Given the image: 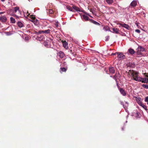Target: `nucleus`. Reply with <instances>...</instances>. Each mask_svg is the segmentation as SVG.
<instances>
[{"label": "nucleus", "mask_w": 148, "mask_h": 148, "mask_svg": "<svg viewBox=\"0 0 148 148\" xmlns=\"http://www.w3.org/2000/svg\"><path fill=\"white\" fill-rule=\"evenodd\" d=\"M128 73L129 75L132 78V79L134 80L139 82H142V83H148V78H143L139 77L138 75L139 73L138 72L133 70H130ZM146 76L148 77V76L147 75H146Z\"/></svg>", "instance_id": "1"}, {"label": "nucleus", "mask_w": 148, "mask_h": 148, "mask_svg": "<svg viewBox=\"0 0 148 148\" xmlns=\"http://www.w3.org/2000/svg\"><path fill=\"white\" fill-rule=\"evenodd\" d=\"M145 49L141 46H139L137 49V53L138 55H141L142 52L144 51Z\"/></svg>", "instance_id": "2"}, {"label": "nucleus", "mask_w": 148, "mask_h": 148, "mask_svg": "<svg viewBox=\"0 0 148 148\" xmlns=\"http://www.w3.org/2000/svg\"><path fill=\"white\" fill-rule=\"evenodd\" d=\"M121 77V75L119 73H116L115 75L113 76V78L115 79L116 82H117V79H119Z\"/></svg>", "instance_id": "3"}, {"label": "nucleus", "mask_w": 148, "mask_h": 148, "mask_svg": "<svg viewBox=\"0 0 148 148\" xmlns=\"http://www.w3.org/2000/svg\"><path fill=\"white\" fill-rule=\"evenodd\" d=\"M125 56L122 53L119 52L117 57L120 60L125 59Z\"/></svg>", "instance_id": "4"}, {"label": "nucleus", "mask_w": 148, "mask_h": 148, "mask_svg": "<svg viewBox=\"0 0 148 148\" xmlns=\"http://www.w3.org/2000/svg\"><path fill=\"white\" fill-rule=\"evenodd\" d=\"M119 24L121 25L122 27H125L127 29L129 30L130 28V27L129 25L126 24H121V23H119Z\"/></svg>", "instance_id": "5"}, {"label": "nucleus", "mask_w": 148, "mask_h": 148, "mask_svg": "<svg viewBox=\"0 0 148 148\" xmlns=\"http://www.w3.org/2000/svg\"><path fill=\"white\" fill-rule=\"evenodd\" d=\"M43 44L47 47H50V42L49 40L45 41L43 42Z\"/></svg>", "instance_id": "6"}, {"label": "nucleus", "mask_w": 148, "mask_h": 148, "mask_svg": "<svg viewBox=\"0 0 148 148\" xmlns=\"http://www.w3.org/2000/svg\"><path fill=\"white\" fill-rule=\"evenodd\" d=\"M109 70L110 73L114 74L115 73V70L114 68L113 67H109Z\"/></svg>", "instance_id": "7"}, {"label": "nucleus", "mask_w": 148, "mask_h": 148, "mask_svg": "<svg viewBox=\"0 0 148 148\" xmlns=\"http://www.w3.org/2000/svg\"><path fill=\"white\" fill-rule=\"evenodd\" d=\"M57 54L58 55L60 58H62L64 57V53L61 51H59Z\"/></svg>", "instance_id": "8"}, {"label": "nucleus", "mask_w": 148, "mask_h": 148, "mask_svg": "<svg viewBox=\"0 0 148 148\" xmlns=\"http://www.w3.org/2000/svg\"><path fill=\"white\" fill-rule=\"evenodd\" d=\"M63 47L66 49H67L68 48V43L66 41H62Z\"/></svg>", "instance_id": "9"}, {"label": "nucleus", "mask_w": 148, "mask_h": 148, "mask_svg": "<svg viewBox=\"0 0 148 148\" xmlns=\"http://www.w3.org/2000/svg\"><path fill=\"white\" fill-rule=\"evenodd\" d=\"M119 91L123 95V96L126 95V93L124 90L123 88H120Z\"/></svg>", "instance_id": "10"}, {"label": "nucleus", "mask_w": 148, "mask_h": 148, "mask_svg": "<svg viewBox=\"0 0 148 148\" xmlns=\"http://www.w3.org/2000/svg\"><path fill=\"white\" fill-rule=\"evenodd\" d=\"M120 103L121 105L123 106L124 108L125 109V110H126L127 109V107L128 106V103L127 102H126L125 104L126 105L125 106L124 105L123 103V101H120Z\"/></svg>", "instance_id": "11"}, {"label": "nucleus", "mask_w": 148, "mask_h": 148, "mask_svg": "<svg viewBox=\"0 0 148 148\" xmlns=\"http://www.w3.org/2000/svg\"><path fill=\"white\" fill-rule=\"evenodd\" d=\"M73 8L74 11H77V12H83V11L81 10L78 7L75 6H73Z\"/></svg>", "instance_id": "12"}, {"label": "nucleus", "mask_w": 148, "mask_h": 148, "mask_svg": "<svg viewBox=\"0 0 148 148\" xmlns=\"http://www.w3.org/2000/svg\"><path fill=\"white\" fill-rule=\"evenodd\" d=\"M0 20L3 22H5L6 21L7 18L5 16H3L0 17Z\"/></svg>", "instance_id": "13"}, {"label": "nucleus", "mask_w": 148, "mask_h": 148, "mask_svg": "<svg viewBox=\"0 0 148 148\" xmlns=\"http://www.w3.org/2000/svg\"><path fill=\"white\" fill-rule=\"evenodd\" d=\"M137 4V1L135 0H134L131 3L130 5L132 7H135L136 6Z\"/></svg>", "instance_id": "14"}, {"label": "nucleus", "mask_w": 148, "mask_h": 148, "mask_svg": "<svg viewBox=\"0 0 148 148\" xmlns=\"http://www.w3.org/2000/svg\"><path fill=\"white\" fill-rule=\"evenodd\" d=\"M113 31L114 33L116 34H119V30L117 28H112Z\"/></svg>", "instance_id": "15"}, {"label": "nucleus", "mask_w": 148, "mask_h": 148, "mask_svg": "<svg viewBox=\"0 0 148 148\" xmlns=\"http://www.w3.org/2000/svg\"><path fill=\"white\" fill-rule=\"evenodd\" d=\"M128 52L130 54L132 55L134 54L135 53L134 50L131 48H130L128 50Z\"/></svg>", "instance_id": "16"}, {"label": "nucleus", "mask_w": 148, "mask_h": 148, "mask_svg": "<svg viewBox=\"0 0 148 148\" xmlns=\"http://www.w3.org/2000/svg\"><path fill=\"white\" fill-rule=\"evenodd\" d=\"M66 8L71 11L73 12H75V11H74L73 6L72 7H71L70 6H66Z\"/></svg>", "instance_id": "17"}, {"label": "nucleus", "mask_w": 148, "mask_h": 148, "mask_svg": "<svg viewBox=\"0 0 148 148\" xmlns=\"http://www.w3.org/2000/svg\"><path fill=\"white\" fill-rule=\"evenodd\" d=\"M45 39V36L43 35H41L39 37L37 38L38 40L40 41H42Z\"/></svg>", "instance_id": "18"}, {"label": "nucleus", "mask_w": 148, "mask_h": 148, "mask_svg": "<svg viewBox=\"0 0 148 148\" xmlns=\"http://www.w3.org/2000/svg\"><path fill=\"white\" fill-rule=\"evenodd\" d=\"M90 21L91 23H93V24L96 25H100V23L92 19H91Z\"/></svg>", "instance_id": "19"}, {"label": "nucleus", "mask_w": 148, "mask_h": 148, "mask_svg": "<svg viewBox=\"0 0 148 148\" xmlns=\"http://www.w3.org/2000/svg\"><path fill=\"white\" fill-rule=\"evenodd\" d=\"M82 17L86 21L89 20V18L87 16L85 15H82Z\"/></svg>", "instance_id": "20"}, {"label": "nucleus", "mask_w": 148, "mask_h": 148, "mask_svg": "<svg viewBox=\"0 0 148 148\" xmlns=\"http://www.w3.org/2000/svg\"><path fill=\"white\" fill-rule=\"evenodd\" d=\"M136 101L137 103L140 106L142 103V101H141V99L140 98H137L136 99Z\"/></svg>", "instance_id": "21"}, {"label": "nucleus", "mask_w": 148, "mask_h": 148, "mask_svg": "<svg viewBox=\"0 0 148 148\" xmlns=\"http://www.w3.org/2000/svg\"><path fill=\"white\" fill-rule=\"evenodd\" d=\"M17 24H18V26L20 28L22 27L23 26V24L22 23H21V22H20V21L18 22L17 23Z\"/></svg>", "instance_id": "22"}, {"label": "nucleus", "mask_w": 148, "mask_h": 148, "mask_svg": "<svg viewBox=\"0 0 148 148\" xmlns=\"http://www.w3.org/2000/svg\"><path fill=\"white\" fill-rule=\"evenodd\" d=\"M106 2L109 4H112L114 2L113 0H106Z\"/></svg>", "instance_id": "23"}, {"label": "nucleus", "mask_w": 148, "mask_h": 148, "mask_svg": "<svg viewBox=\"0 0 148 148\" xmlns=\"http://www.w3.org/2000/svg\"><path fill=\"white\" fill-rule=\"evenodd\" d=\"M50 30L48 29L47 30H43V33L45 34H49L50 33Z\"/></svg>", "instance_id": "24"}, {"label": "nucleus", "mask_w": 148, "mask_h": 148, "mask_svg": "<svg viewBox=\"0 0 148 148\" xmlns=\"http://www.w3.org/2000/svg\"><path fill=\"white\" fill-rule=\"evenodd\" d=\"M47 12L50 14H52L53 13V11L51 9L47 10Z\"/></svg>", "instance_id": "25"}, {"label": "nucleus", "mask_w": 148, "mask_h": 148, "mask_svg": "<svg viewBox=\"0 0 148 148\" xmlns=\"http://www.w3.org/2000/svg\"><path fill=\"white\" fill-rule=\"evenodd\" d=\"M103 29L105 31H107L109 29V28L108 26H105L104 27Z\"/></svg>", "instance_id": "26"}, {"label": "nucleus", "mask_w": 148, "mask_h": 148, "mask_svg": "<svg viewBox=\"0 0 148 148\" xmlns=\"http://www.w3.org/2000/svg\"><path fill=\"white\" fill-rule=\"evenodd\" d=\"M10 21L12 23H15V19L12 17H11L10 18Z\"/></svg>", "instance_id": "27"}, {"label": "nucleus", "mask_w": 148, "mask_h": 148, "mask_svg": "<svg viewBox=\"0 0 148 148\" xmlns=\"http://www.w3.org/2000/svg\"><path fill=\"white\" fill-rule=\"evenodd\" d=\"M62 72H66L67 70V69L65 68H60Z\"/></svg>", "instance_id": "28"}, {"label": "nucleus", "mask_w": 148, "mask_h": 148, "mask_svg": "<svg viewBox=\"0 0 148 148\" xmlns=\"http://www.w3.org/2000/svg\"><path fill=\"white\" fill-rule=\"evenodd\" d=\"M140 106H141L143 108H144L146 110H148L147 107L143 104H142Z\"/></svg>", "instance_id": "29"}, {"label": "nucleus", "mask_w": 148, "mask_h": 148, "mask_svg": "<svg viewBox=\"0 0 148 148\" xmlns=\"http://www.w3.org/2000/svg\"><path fill=\"white\" fill-rule=\"evenodd\" d=\"M19 7H16L14 8V13H16L17 10H19Z\"/></svg>", "instance_id": "30"}, {"label": "nucleus", "mask_w": 148, "mask_h": 148, "mask_svg": "<svg viewBox=\"0 0 148 148\" xmlns=\"http://www.w3.org/2000/svg\"><path fill=\"white\" fill-rule=\"evenodd\" d=\"M142 86L146 89H148V85L143 84L142 85Z\"/></svg>", "instance_id": "31"}, {"label": "nucleus", "mask_w": 148, "mask_h": 148, "mask_svg": "<svg viewBox=\"0 0 148 148\" xmlns=\"http://www.w3.org/2000/svg\"><path fill=\"white\" fill-rule=\"evenodd\" d=\"M129 66L132 67L134 68L135 67V65L134 64H130L129 63Z\"/></svg>", "instance_id": "32"}, {"label": "nucleus", "mask_w": 148, "mask_h": 148, "mask_svg": "<svg viewBox=\"0 0 148 148\" xmlns=\"http://www.w3.org/2000/svg\"><path fill=\"white\" fill-rule=\"evenodd\" d=\"M30 18H32L33 20H35V17H34L33 15H31L29 16Z\"/></svg>", "instance_id": "33"}, {"label": "nucleus", "mask_w": 148, "mask_h": 148, "mask_svg": "<svg viewBox=\"0 0 148 148\" xmlns=\"http://www.w3.org/2000/svg\"><path fill=\"white\" fill-rule=\"evenodd\" d=\"M118 53H119V52H116L114 53H112L111 54V56L115 55L116 54L117 55H118Z\"/></svg>", "instance_id": "34"}, {"label": "nucleus", "mask_w": 148, "mask_h": 148, "mask_svg": "<svg viewBox=\"0 0 148 148\" xmlns=\"http://www.w3.org/2000/svg\"><path fill=\"white\" fill-rule=\"evenodd\" d=\"M116 82V85H117V86L118 89L119 90V89L120 88H120V86L118 85V81H117V82Z\"/></svg>", "instance_id": "35"}, {"label": "nucleus", "mask_w": 148, "mask_h": 148, "mask_svg": "<svg viewBox=\"0 0 148 148\" xmlns=\"http://www.w3.org/2000/svg\"><path fill=\"white\" fill-rule=\"evenodd\" d=\"M37 33L38 34H41L42 33H43V30H40Z\"/></svg>", "instance_id": "36"}, {"label": "nucleus", "mask_w": 148, "mask_h": 148, "mask_svg": "<svg viewBox=\"0 0 148 148\" xmlns=\"http://www.w3.org/2000/svg\"><path fill=\"white\" fill-rule=\"evenodd\" d=\"M145 100L146 102H148V97H145Z\"/></svg>", "instance_id": "37"}, {"label": "nucleus", "mask_w": 148, "mask_h": 148, "mask_svg": "<svg viewBox=\"0 0 148 148\" xmlns=\"http://www.w3.org/2000/svg\"><path fill=\"white\" fill-rule=\"evenodd\" d=\"M135 31H136V32H137V33H139L140 32V30H139V29H136V30H135Z\"/></svg>", "instance_id": "38"}, {"label": "nucleus", "mask_w": 148, "mask_h": 148, "mask_svg": "<svg viewBox=\"0 0 148 148\" xmlns=\"http://www.w3.org/2000/svg\"><path fill=\"white\" fill-rule=\"evenodd\" d=\"M55 25L56 27H58V24H56Z\"/></svg>", "instance_id": "39"}, {"label": "nucleus", "mask_w": 148, "mask_h": 148, "mask_svg": "<svg viewBox=\"0 0 148 148\" xmlns=\"http://www.w3.org/2000/svg\"><path fill=\"white\" fill-rule=\"evenodd\" d=\"M4 12H0V14H3L4 13Z\"/></svg>", "instance_id": "40"}, {"label": "nucleus", "mask_w": 148, "mask_h": 148, "mask_svg": "<svg viewBox=\"0 0 148 148\" xmlns=\"http://www.w3.org/2000/svg\"><path fill=\"white\" fill-rule=\"evenodd\" d=\"M38 32L35 31V33L36 34H38V33H37Z\"/></svg>", "instance_id": "41"}, {"label": "nucleus", "mask_w": 148, "mask_h": 148, "mask_svg": "<svg viewBox=\"0 0 148 148\" xmlns=\"http://www.w3.org/2000/svg\"><path fill=\"white\" fill-rule=\"evenodd\" d=\"M15 16H16V18H18V16H17L16 15H15Z\"/></svg>", "instance_id": "42"}, {"label": "nucleus", "mask_w": 148, "mask_h": 148, "mask_svg": "<svg viewBox=\"0 0 148 148\" xmlns=\"http://www.w3.org/2000/svg\"><path fill=\"white\" fill-rule=\"evenodd\" d=\"M1 1H5V0H1Z\"/></svg>", "instance_id": "43"}, {"label": "nucleus", "mask_w": 148, "mask_h": 148, "mask_svg": "<svg viewBox=\"0 0 148 148\" xmlns=\"http://www.w3.org/2000/svg\"><path fill=\"white\" fill-rule=\"evenodd\" d=\"M108 40V38H107L106 39V40Z\"/></svg>", "instance_id": "44"}, {"label": "nucleus", "mask_w": 148, "mask_h": 148, "mask_svg": "<svg viewBox=\"0 0 148 148\" xmlns=\"http://www.w3.org/2000/svg\"><path fill=\"white\" fill-rule=\"evenodd\" d=\"M29 14H28V15H27V16H29Z\"/></svg>", "instance_id": "45"}, {"label": "nucleus", "mask_w": 148, "mask_h": 148, "mask_svg": "<svg viewBox=\"0 0 148 148\" xmlns=\"http://www.w3.org/2000/svg\"><path fill=\"white\" fill-rule=\"evenodd\" d=\"M122 130H123V128H122Z\"/></svg>", "instance_id": "46"}, {"label": "nucleus", "mask_w": 148, "mask_h": 148, "mask_svg": "<svg viewBox=\"0 0 148 148\" xmlns=\"http://www.w3.org/2000/svg\"><path fill=\"white\" fill-rule=\"evenodd\" d=\"M147 104L148 105V102H147Z\"/></svg>", "instance_id": "47"}, {"label": "nucleus", "mask_w": 148, "mask_h": 148, "mask_svg": "<svg viewBox=\"0 0 148 148\" xmlns=\"http://www.w3.org/2000/svg\"><path fill=\"white\" fill-rule=\"evenodd\" d=\"M110 77H112V76H110Z\"/></svg>", "instance_id": "48"}, {"label": "nucleus", "mask_w": 148, "mask_h": 148, "mask_svg": "<svg viewBox=\"0 0 148 148\" xmlns=\"http://www.w3.org/2000/svg\"><path fill=\"white\" fill-rule=\"evenodd\" d=\"M0 10H1V8H0Z\"/></svg>", "instance_id": "49"}]
</instances>
